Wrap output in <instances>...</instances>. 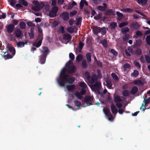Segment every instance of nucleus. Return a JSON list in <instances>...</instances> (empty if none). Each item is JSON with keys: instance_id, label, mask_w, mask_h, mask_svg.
Masks as SVG:
<instances>
[{"instance_id": "1", "label": "nucleus", "mask_w": 150, "mask_h": 150, "mask_svg": "<svg viewBox=\"0 0 150 150\" xmlns=\"http://www.w3.org/2000/svg\"><path fill=\"white\" fill-rule=\"evenodd\" d=\"M66 69L65 68H63L61 72L60 76L61 82L59 81H57L61 86H64L65 83H72L74 80V78H69L65 75V73L66 71H67L69 73H73L75 71V69L72 62L69 61L66 64Z\"/></svg>"}, {"instance_id": "2", "label": "nucleus", "mask_w": 150, "mask_h": 150, "mask_svg": "<svg viewBox=\"0 0 150 150\" xmlns=\"http://www.w3.org/2000/svg\"><path fill=\"white\" fill-rule=\"evenodd\" d=\"M49 50L47 47H43L41 50V55L40 56V62L41 64L45 63L46 58L47 54L49 52Z\"/></svg>"}, {"instance_id": "3", "label": "nucleus", "mask_w": 150, "mask_h": 150, "mask_svg": "<svg viewBox=\"0 0 150 150\" xmlns=\"http://www.w3.org/2000/svg\"><path fill=\"white\" fill-rule=\"evenodd\" d=\"M6 47L12 53V55L7 54V53L5 52H4V56L5 59L11 58H12L15 54L16 51L15 49L12 46L11 44L9 43L7 44Z\"/></svg>"}, {"instance_id": "4", "label": "nucleus", "mask_w": 150, "mask_h": 150, "mask_svg": "<svg viewBox=\"0 0 150 150\" xmlns=\"http://www.w3.org/2000/svg\"><path fill=\"white\" fill-rule=\"evenodd\" d=\"M33 3L34 6L32 7V9L33 10L39 11L45 6L44 4L42 2L37 1H34Z\"/></svg>"}, {"instance_id": "5", "label": "nucleus", "mask_w": 150, "mask_h": 150, "mask_svg": "<svg viewBox=\"0 0 150 150\" xmlns=\"http://www.w3.org/2000/svg\"><path fill=\"white\" fill-rule=\"evenodd\" d=\"M58 11V8L57 7L55 6L52 8V9L49 11V16L51 17H53L56 16L57 13Z\"/></svg>"}, {"instance_id": "6", "label": "nucleus", "mask_w": 150, "mask_h": 150, "mask_svg": "<svg viewBox=\"0 0 150 150\" xmlns=\"http://www.w3.org/2000/svg\"><path fill=\"white\" fill-rule=\"evenodd\" d=\"M103 111L106 116V117L109 120L112 121L113 119L112 115L110 113L109 110L107 108H104Z\"/></svg>"}, {"instance_id": "7", "label": "nucleus", "mask_w": 150, "mask_h": 150, "mask_svg": "<svg viewBox=\"0 0 150 150\" xmlns=\"http://www.w3.org/2000/svg\"><path fill=\"white\" fill-rule=\"evenodd\" d=\"M93 98L92 97L87 96L85 98L84 104H86V106H89L92 105L91 102L93 100Z\"/></svg>"}, {"instance_id": "8", "label": "nucleus", "mask_w": 150, "mask_h": 150, "mask_svg": "<svg viewBox=\"0 0 150 150\" xmlns=\"http://www.w3.org/2000/svg\"><path fill=\"white\" fill-rule=\"evenodd\" d=\"M79 86L82 88V89L81 91V94L84 95L87 88V85L84 82H80L79 83Z\"/></svg>"}, {"instance_id": "9", "label": "nucleus", "mask_w": 150, "mask_h": 150, "mask_svg": "<svg viewBox=\"0 0 150 150\" xmlns=\"http://www.w3.org/2000/svg\"><path fill=\"white\" fill-rule=\"evenodd\" d=\"M91 89L94 91H98L101 86V83L100 82H96L94 85H89Z\"/></svg>"}, {"instance_id": "10", "label": "nucleus", "mask_w": 150, "mask_h": 150, "mask_svg": "<svg viewBox=\"0 0 150 150\" xmlns=\"http://www.w3.org/2000/svg\"><path fill=\"white\" fill-rule=\"evenodd\" d=\"M94 33H98V32H101L105 34L106 32V29L105 28H101L98 27H96L94 29Z\"/></svg>"}, {"instance_id": "11", "label": "nucleus", "mask_w": 150, "mask_h": 150, "mask_svg": "<svg viewBox=\"0 0 150 150\" xmlns=\"http://www.w3.org/2000/svg\"><path fill=\"white\" fill-rule=\"evenodd\" d=\"M141 24L137 22L132 23L131 25V28L134 29H138L140 26Z\"/></svg>"}, {"instance_id": "12", "label": "nucleus", "mask_w": 150, "mask_h": 150, "mask_svg": "<svg viewBox=\"0 0 150 150\" xmlns=\"http://www.w3.org/2000/svg\"><path fill=\"white\" fill-rule=\"evenodd\" d=\"M133 50L131 47H128L127 50H125V52L126 55L130 56L133 53Z\"/></svg>"}, {"instance_id": "13", "label": "nucleus", "mask_w": 150, "mask_h": 150, "mask_svg": "<svg viewBox=\"0 0 150 150\" xmlns=\"http://www.w3.org/2000/svg\"><path fill=\"white\" fill-rule=\"evenodd\" d=\"M25 44L27 45V42H19L16 43V45L18 47L21 48L24 47Z\"/></svg>"}, {"instance_id": "14", "label": "nucleus", "mask_w": 150, "mask_h": 150, "mask_svg": "<svg viewBox=\"0 0 150 150\" xmlns=\"http://www.w3.org/2000/svg\"><path fill=\"white\" fill-rule=\"evenodd\" d=\"M14 28V26L12 24L9 25L6 27L8 31L10 33H12L13 31Z\"/></svg>"}, {"instance_id": "15", "label": "nucleus", "mask_w": 150, "mask_h": 150, "mask_svg": "<svg viewBox=\"0 0 150 150\" xmlns=\"http://www.w3.org/2000/svg\"><path fill=\"white\" fill-rule=\"evenodd\" d=\"M62 17L64 20H67L69 18V13L67 12L63 13L62 15Z\"/></svg>"}, {"instance_id": "16", "label": "nucleus", "mask_w": 150, "mask_h": 150, "mask_svg": "<svg viewBox=\"0 0 150 150\" xmlns=\"http://www.w3.org/2000/svg\"><path fill=\"white\" fill-rule=\"evenodd\" d=\"M144 101L143 102L144 103V104H148L149 103L150 101V98H147V96L146 95H144L143 97Z\"/></svg>"}, {"instance_id": "17", "label": "nucleus", "mask_w": 150, "mask_h": 150, "mask_svg": "<svg viewBox=\"0 0 150 150\" xmlns=\"http://www.w3.org/2000/svg\"><path fill=\"white\" fill-rule=\"evenodd\" d=\"M84 4L87 6L88 4L87 2L85 1V0H81L80 3V6L81 8L82 9L84 6Z\"/></svg>"}, {"instance_id": "18", "label": "nucleus", "mask_w": 150, "mask_h": 150, "mask_svg": "<svg viewBox=\"0 0 150 150\" xmlns=\"http://www.w3.org/2000/svg\"><path fill=\"white\" fill-rule=\"evenodd\" d=\"M84 4L87 6L88 4L87 2L85 1V0H81L80 3V6L81 8L82 9L84 6Z\"/></svg>"}, {"instance_id": "19", "label": "nucleus", "mask_w": 150, "mask_h": 150, "mask_svg": "<svg viewBox=\"0 0 150 150\" xmlns=\"http://www.w3.org/2000/svg\"><path fill=\"white\" fill-rule=\"evenodd\" d=\"M15 33L17 37H19L21 35V32L19 29H16L15 31Z\"/></svg>"}, {"instance_id": "20", "label": "nucleus", "mask_w": 150, "mask_h": 150, "mask_svg": "<svg viewBox=\"0 0 150 150\" xmlns=\"http://www.w3.org/2000/svg\"><path fill=\"white\" fill-rule=\"evenodd\" d=\"M111 108L112 111L113 113L115 114L117 113V110L113 104L111 105Z\"/></svg>"}, {"instance_id": "21", "label": "nucleus", "mask_w": 150, "mask_h": 150, "mask_svg": "<svg viewBox=\"0 0 150 150\" xmlns=\"http://www.w3.org/2000/svg\"><path fill=\"white\" fill-rule=\"evenodd\" d=\"M40 40L38 42L36 43L35 45V46L37 47H39L41 45L42 40V36L41 37V38H40Z\"/></svg>"}, {"instance_id": "22", "label": "nucleus", "mask_w": 150, "mask_h": 150, "mask_svg": "<svg viewBox=\"0 0 150 150\" xmlns=\"http://www.w3.org/2000/svg\"><path fill=\"white\" fill-rule=\"evenodd\" d=\"M133 83L138 86H142L143 84L142 82L140 80H135L133 82Z\"/></svg>"}, {"instance_id": "23", "label": "nucleus", "mask_w": 150, "mask_h": 150, "mask_svg": "<svg viewBox=\"0 0 150 150\" xmlns=\"http://www.w3.org/2000/svg\"><path fill=\"white\" fill-rule=\"evenodd\" d=\"M66 88L69 91H72L75 88V86L74 85H70L67 86H66Z\"/></svg>"}, {"instance_id": "24", "label": "nucleus", "mask_w": 150, "mask_h": 150, "mask_svg": "<svg viewBox=\"0 0 150 150\" xmlns=\"http://www.w3.org/2000/svg\"><path fill=\"white\" fill-rule=\"evenodd\" d=\"M139 72L137 70H135L134 71L133 73L131 74V76L134 78L136 77L138 75Z\"/></svg>"}, {"instance_id": "25", "label": "nucleus", "mask_w": 150, "mask_h": 150, "mask_svg": "<svg viewBox=\"0 0 150 150\" xmlns=\"http://www.w3.org/2000/svg\"><path fill=\"white\" fill-rule=\"evenodd\" d=\"M70 35L69 34H65L64 35L63 38L65 40H69L71 39Z\"/></svg>"}, {"instance_id": "26", "label": "nucleus", "mask_w": 150, "mask_h": 150, "mask_svg": "<svg viewBox=\"0 0 150 150\" xmlns=\"http://www.w3.org/2000/svg\"><path fill=\"white\" fill-rule=\"evenodd\" d=\"M105 81L107 83V86L109 88H110L112 86L110 80L109 79H107L105 80Z\"/></svg>"}, {"instance_id": "27", "label": "nucleus", "mask_w": 150, "mask_h": 150, "mask_svg": "<svg viewBox=\"0 0 150 150\" xmlns=\"http://www.w3.org/2000/svg\"><path fill=\"white\" fill-rule=\"evenodd\" d=\"M76 3L74 1H73L71 4H69L68 6V8L69 9H71L74 6L76 5Z\"/></svg>"}, {"instance_id": "28", "label": "nucleus", "mask_w": 150, "mask_h": 150, "mask_svg": "<svg viewBox=\"0 0 150 150\" xmlns=\"http://www.w3.org/2000/svg\"><path fill=\"white\" fill-rule=\"evenodd\" d=\"M87 79L89 82L91 83H93L95 81L94 79L90 76H87Z\"/></svg>"}, {"instance_id": "29", "label": "nucleus", "mask_w": 150, "mask_h": 150, "mask_svg": "<svg viewBox=\"0 0 150 150\" xmlns=\"http://www.w3.org/2000/svg\"><path fill=\"white\" fill-rule=\"evenodd\" d=\"M117 25L116 23L113 22L110 24L109 26L111 29H114L116 27Z\"/></svg>"}, {"instance_id": "30", "label": "nucleus", "mask_w": 150, "mask_h": 150, "mask_svg": "<svg viewBox=\"0 0 150 150\" xmlns=\"http://www.w3.org/2000/svg\"><path fill=\"white\" fill-rule=\"evenodd\" d=\"M120 10L124 12H129L130 13L132 12V10L129 8H126L122 9H121Z\"/></svg>"}, {"instance_id": "31", "label": "nucleus", "mask_w": 150, "mask_h": 150, "mask_svg": "<svg viewBox=\"0 0 150 150\" xmlns=\"http://www.w3.org/2000/svg\"><path fill=\"white\" fill-rule=\"evenodd\" d=\"M129 31V29L127 27H125L122 28L121 30L122 33H124L126 32H128Z\"/></svg>"}, {"instance_id": "32", "label": "nucleus", "mask_w": 150, "mask_h": 150, "mask_svg": "<svg viewBox=\"0 0 150 150\" xmlns=\"http://www.w3.org/2000/svg\"><path fill=\"white\" fill-rule=\"evenodd\" d=\"M148 0H137V2L139 4L145 5L146 4Z\"/></svg>"}, {"instance_id": "33", "label": "nucleus", "mask_w": 150, "mask_h": 150, "mask_svg": "<svg viewBox=\"0 0 150 150\" xmlns=\"http://www.w3.org/2000/svg\"><path fill=\"white\" fill-rule=\"evenodd\" d=\"M138 90V88L136 86H134L133 88H132L131 92L133 94H135L137 93Z\"/></svg>"}, {"instance_id": "34", "label": "nucleus", "mask_w": 150, "mask_h": 150, "mask_svg": "<svg viewBox=\"0 0 150 150\" xmlns=\"http://www.w3.org/2000/svg\"><path fill=\"white\" fill-rule=\"evenodd\" d=\"M86 57L88 62H90L91 61V55L90 53H87L86 54Z\"/></svg>"}, {"instance_id": "35", "label": "nucleus", "mask_w": 150, "mask_h": 150, "mask_svg": "<svg viewBox=\"0 0 150 150\" xmlns=\"http://www.w3.org/2000/svg\"><path fill=\"white\" fill-rule=\"evenodd\" d=\"M146 40L147 44L150 45V35L146 36Z\"/></svg>"}, {"instance_id": "36", "label": "nucleus", "mask_w": 150, "mask_h": 150, "mask_svg": "<svg viewBox=\"0 0 150 150\" xmlns=\"http://www.w3.org/2000/svg\"><path fill=\"white\" fill-rule=\"evenodd\" d=\"M121 101V99L119 96H115L114 98V102H120Z\"/></svg>"}, {"instance_id": "37", "label": "nucleus", "mask_w": 150, "mask_h": 150, "mask_svg": "<svg viewBox=\"0 0 150 150\" xmlns=\"http://www.w3.org/2000/svg\"><path fill=\"white\" fill-rule=\"evenodd\" d=\"M19 2L24 6H26L28 5L27 2L24 0H20Z\"/></svg>"}, {"instance_id": "38", "label": "nucleus", "mask_w": 150, "mask_h": 150, "mask_svg": "<svg viewBox=\"0 0 150 150\" xmlns=\"http://www.w3.org/2000/svg\"><path fill=\"white\" fill-rule=\"evenodd\" d=\"M67 30L68 32L71 33L74 32V28L72 27H70L68 28Z\"/></svg>"}, {"instance_id": "39", "label": "nucleus", "mask_w": 150, "mask_h": 150, "mask_svg": "<svg viewBox=\"0 0 150 150\" xmlns=\"http://www.w3.org/2000/svg\"><path fill=\"white\" fill-rule=\"evenodd\" d=\"M111 76L113 79L115 80H117L118 79L117 76L114 73H112L111 74Z\"/></svg>"}, {"instance_id": "40", "label": "nucleus", "mask_w": 150, "mask_h": 150, "mask_svg": "<svg viewBox=\"0 0 150 150\" xmlns=\"http://www.w3.org/2000/svg\"><path fill=\"white\" fill-rule=\"evenodd\" d=\"M128 24V23L127 22H122L120 24L119 26V27L121 28L127 25Z\"/></svg>"}, {"instance_id": "41", "label": "nucleus", "mask_w": 150, "mask_h": 150, "mask_svg": "<svg viewBox=\"0 0 150 150\" xmlns=\"http://www.w3.org/2000/svg\"><path fill=\"white\" fill-rule=\"evenodd\" d=\"M101 43L103 45V46L105 47H107L108 45L107 44V42L106 40H103L101 42Z\"/></svg>"}, {"instance_id": "42", "label": "nucleus", "mask_w": 150, "mask_h": 150, "mask_svg": "<svg viewBox=\"0 0 150 150\" xmlns=\"http://www.w3.org/2000/svg\"><path fill=\"white\" fill-rule=\"evenodd\" d=\"M82 95L81 94V92L79 93V92L76 93H75V95L77 97V98L79 99H81L82 98Z\"/></svg>"}, {"instance_id": "43", "label": "nucleus", "mask_w": 150, "mask_h": 150, "mask_svg": "<svg viewBox=\"0 0 150 150\" xmlns=\"http://www.w3.org/2000/svg\"><path fill=\"white\" fill-rule=\"evenodd\" d=\"M20 27L22 29H24L25 27V23L23 22H21L20 23Z\"/></svg>"}, {"instance_id": "44", "label": "nucleus", "mask_w": 150, "mask_h": 150, "mask_svg": "<svg viewBox=\"0 0 150 150\" xmlns=\"http://www.w3.org/2000/svg\"><path fill=\"white\" fill-rule=\"evenodd\" d=\"M82 59V56L81 55H78L76 58L77 61L79 62L81 61Z\"/></svg>"}, {"instance_id": "45", "label": "nucleus", "mask_w": 150, "mask_h": 150, "mask_svg": "<svg viewBox=\"0 0 150 150\" xmlns=\"http://www.w3.org/2000/svg\"><path fill=\"white\" fill-rule=\"evenodd\" d=\"M74 103L75 105L77 107H80L81 105V103L79 101H75Z\"/></svg>"}, {"instance_id": "46", "label": "nucleus", "mask_w": 150, "mask_h": 150, "mask_svg": "<svg viewBox=\"0 0 150 150\" xmlns=\"http://www.w3.org/2000/svg\"><path fill=\"white\" fill-rule=\"evenodd\" d=\"M97 8L98 10L102 11H104L106 9V8H105V7H103L101 6H98V7Z\"/></svg>"}, {"instance_id": "47", "label": "nucleus", "mask_w": 150, "mask_h": 150, "mask_svg": "<svg viewBox=\"0 0 150 150\" xmlns=\"http://www.w3.org/2000/svg\"><path fill=\"white\" fill-rule=\"evenodd\" d=\"M82 65L83 67V68H86L87 66V64L86 63V62L85 60H83L82 61Z\"/></svg>"}, {"instance_id": "48", "label": "nucleus", "mask_w": 150, "mask_h": 150, "mask_svg": "<svg viewBox=\"0 0 150 150\" xmlns=\"http://www.w3.org/2000/svg\"><path fill=\"white\" fill-rule=\"evenodd\" d=\"M129 92L127 90H125L123 92V95L125 96H128L129 94Z\"/></svg>"}, {"instance_id": "49", "label": "nucleus", "mask_w": 150, "mask_h": 150, "mask_svg": "<svg viewBox=\"0 0 150 150\" xmlns=\"http://www.w3.org/2000/svg\"><path fill=\"white\" fill-rule=\"evenodd\" d=\"M145 58L147 62L150 63V57L149 56L146 55Z\"/></svg>"}, {"instance_id": "50", "label": "nucleus", "mask_w": 150, "mask_h": 150, "mask_svg": "<svg viewBox=\"0 0 150 150\" xmlns=\"http://www.w3.org/2000/svg\"><path fill=\"white\" fill-rule=\"evenodd\" d=\"M136 35L138 36H141L142 35V32L139 30H137L136 33Z\"/></svg>"}, {"instance_id": "51", "label": "nucleus", "mask_w": 150, "mask_h": 150, "mask_svg": "<svg viewBox=\"0 0 150 150\" xmlns=\"http://www.w3.org/2000/svg\"><path fill=\"white\" fill-rule=\"evenodd\" d=\"M84 45V44H83L82 43L80 42L79 44V51L80 52L81 51L82 48L83 47V46Z\"/></svg>"}, {"instance_id": "52", "label": "nucleus", "mask_w": 150, "mask_h": 150, "mask_svg": "<svg viewBox=\"0 0 150 150\" xmlns=\"http://www.w3.org/2000/svg\"><path fill=\"white\" fill-rule=\"evenodd\" d=\"M69 57L71 59H74L75 58L74 55L72 53L69 54Z\"/></svg>"}, {"instance_id": "53", "label": "nucleus", "mask_w": 150, "mask_h": 150, "mask_svg": "<svg viewBox=\"0 0 150 150\" xmlns=\"http://www.w3.org/2000/svg\"><path fill=\"white\" fill-rule=\"evenodd\" d=\"M77 13V12L76 11H74L72 12H71L70 13V16L72 17L75 15Z\"/></svg>"}, {"instance_id": "54", "label": "nucleus", "mask_w": 150, "mask_h": 150, "mask_svg": "<svg viewBox=\"0 0 150 150\" xmlns=\"http://www.w3.org/2000/svg\"><path fill=\"white\" fill-rule=\"evenodd\" d=\"M38 31L40 33V38H41V36H42V29L40 27H38Z\"/></svg>"}, {"instance_id": "55", "label": "nucleus", "mask_w": 150, "mask_h": 150, "mask_svg": "<svg viewBox=\"0 0 150 150\" xmlns=\"http://www.w3.org/2000/svg\"><path fill=\"white\" fill-rule=\"evenodd\" d=\"M110 52L112 54H113L115 56L117 54V52L114 50L113 49H112L111 50Z\"/></svg>"}, {"instance_id": "56", "label": "nucleus", "mask_w": 150, "mask_h": 150, "mask_svg": "<svg viewBox=\"0 0 150 150\" xmlns=\"http://www.w3.org/2000/svg\"><path fill=\"white\" fill-rule=\"evenodd\" d=\"M130 67V65L128 64H126L124 65V68L125 69L129 68Z\"/></svg>"}, {"instance_id": "57", "label": "nucleus", "mask_w": 150, "mask_h": 150, "mask_svg": "<svg viewBox=\"0 0 150 150\" xmlns=\"http://www.w3.org/2000/svg\"><path fill=\"white\" fill-rule=\"evenodd\" d=\"M145 105H144V104H142V106L140 108L141 110H142L143 111L146 108Z\"/></svg>"}, {"instance_id": "58", "label": "nucleus", "mask_w": 150, "mask_h": 150, "mask_svg": "<svg viewBox=\"0 0 150 150\" xmlns=\"http://www.w3.org/2000/svg\"><path fill=\"white\" fill-rule=\"evenodd\" d=\"M116 14L118 17H122L123 16V15L122 13L118 11L116 12Z\"/></svg>"}, {"instance_id": "59", "label": "nucleus", "mask_w": 150, "mask_h": 150, "mask_svg": "<svg viewBox=\"0 0 150 150\" xmlns=\"http://www.w3.org/2000/svg\"><path fill=\"white\" fill-rule=\"evenodd\" d=\"M116 106L119 108H120L122 106V104L120 103H117L116 104Z\"/></svg>"}, {"instance_id": "60", "label": "nucleus", "mask_w": 150, "mask_h": 150, "mask_svg": "<svg viewBox=\"0 0 150 150\" xmlns=\"http://www.w3.org/2000/svg\"><path fill=\"white\" fill-rule=\"evenodd\" d=\"M27 25L28 26L30 27H33L35 26V25L33 24V23L31 22H29L27 23Z\"/></svg>"}, {"instance_id": "61", "label": "nucleus", "mask_w": 150, "mask_h": 150, "mask_svg": "<svg viewBox=\"0 0 150 150\" xmlns=\"http://www.w3.org/2000/svg\"><path fill=\"white\" fill-rule=\"evenodd\" d=\"M134 64L137 67H138L139 68H140V65H139V63H138L137 62V61H134Z\"/></svg>"}, {"instance_id": "62", "label": "nucleus", "mask_w": 150, "mask_h": 150, "mask_svg": "<svg viewBox=\"0 0 150 150\" xmlns=\"http://www.w3.org/2000/svg\"><path fill=\"white\" fill-rule=\"evenodd\" d=\"M56 2L55 0H52L51 3V5L53 6L56 5Z\"/></svg>"}, {"instance_id": "63", "label": "nucleus", "mask_w": 150, "mask_h": 150, "mask_svg": "<svg viewBox=\"0 0 150 150\" xmlns=\"http://www.w3.org/2000/svg\"><path fill=\"white\" fill-rule=\"evenodd\" d=\"M81 21V18H78L76 19V24L77 25H79Z\"/></svg>"}, {"instance_id": "64", "label": "nucleus", "mask_w": 150, "mask_h": 150, "mask_svg": "<svg viewBox=\"0 0 150 150\" xmlns=\"http://www.w3.org/2000/svg\"><path fill=\"white\" fill-rule=\"evenodd\" d=\"M141 53V50L140 49H138L137 50L136 54H137L140 55Z\"/></svg>"}]
</instances>
